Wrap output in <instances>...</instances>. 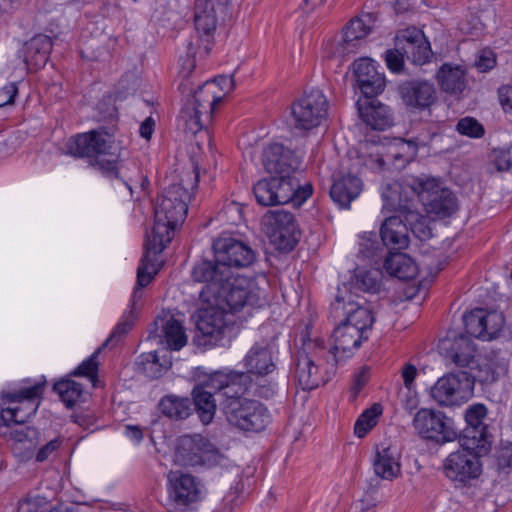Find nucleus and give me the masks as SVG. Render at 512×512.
I'll return each mask as SVG.
<instances>
[{
  "instance_id": "nucleus-34",
  "label": "nucleus",
  "mask_w": 512,
  "mask_h": 512,
  "mask_svg": "<svg viewBox=\"0 0 512 512\" xmlns=\"http://www.w3.org/2000/svg\"><path fill=\"white\" fill-rule=\"evenodd\" d=\"M53 49V40L45 34H36L23 45L24 62L30 71L45 67Z\"/></svg>"
},
{
  "instance_id": "nucleus-36",
  "label": "nucleus",
  "mask_w": 512,
  "mask_h": 512,
  "mask_svg": "<svg viewBox=\"0 0 512 512\" xmlns=\"http://www.w3.org/2000/svg\"><path fill=\"white\" fill-rule=\"evenodd\" d=\"M362 190V181L359 177L347 174L334 178L330 187V197L339 208H349Z\"/></svg>"
},
{
  "instance_id": "nucleus-4",
  "label": "nucleus",
  "mask_w": 512,
  "mask_h": 512,
  "mask_svg": "<svg viewBox=\"0 0 512 512\" xmlns=\"http://www.w3.org/2000/svg\"><path fill=\"white\" fill-rule=\"evenodd\" d=\"M195 385L191 391V408L196 411L204 425L210 424L217 411L214 394H218L219 402L229 395L234 387H240L241 375L234 369L206 371L203 367H196L192 371Z\"/></svg>"
},
{
  "instance_id": "nucleus-55",
  "label": "nucleus",
  "mask_w": 512,
  "mask_h": 512,
  "mask_svg": "<svg viewBox=\"0 0 512 512\" xmlns=\"http://www.w3.org/2000/svg\"><path fill=\"white\" fill-rule=\"evenodd\" d=\"M490 157L498 172L510 171L512 169V143L504 147L494 148Z\"/></svg>"
},
{
  "instance_id": "nucleus-27",
  "label": "nucleus",
  "mask_w": 512,
  "mask_h": 512,
  "mask_svg": "<svg viewBox=\"0 0 512 512\" xmlns=\"http://www.w3.org/2000/svg\"><path fill=\"white\" fill-rule=\"evenodd\" d=\"M377 20L375 13H366L352 18L342 29V40L336 46L339 55L354 54L373 31Z\"/></svg>"
},
{
  "instance_id": "nucleus-38",
  "label": "nucleus",
  "mask_w": 512,
  "mask_h": 512,
  "mask_svg": "<svg viewBox=\"0 0 512 512\" xmlns=\"http://www.w3.org/2000/svg\"><path fill=\"white\" fill-rule=\"evenodd\" d=\"M151 253L152 250L144 248V253L137 268L136 284L130 299V306L132 310L143 296L142 289L148 286L158 273V269L155 267L156 258L155 256L152 258Z\"/></svg>"
},
{
  "instance_id": "nucleus-40",
  "label": "nucleus",
  "mask_w": 512,
  "mask_h": 512,
  "mask_svg": "<svg viewBox=\"0 0 512 512\" xmlns=\"http://www.w3.org/2000/svg\"><path fill=\"white\" fill-rule=\"evenodd\" d=\"M467 367H469V370H466V377L472 382V395L474 394L476 382L481 385H487L494 383L498 379L496 363L491 359L474 358V362H471Z\"/></svg>"
},
{
  "instance_id": "nucleus-52",
  "label": "nucleus",
  "mask_w": 512,
  "mask_h": 512,
  "mask_svg": "<svg viewBox=\"0 0 512 512\" xmlns=\"http://www.w3.org/2000/svg\"><path fill=\"white\" fill-rule=\"evenodd\" d=\"M504 324L505 318L501 312L496 310H487L484 308L483 327H485V331L483 332L482 340H492L496 338L501 332Z\"/></svg>"
},
{
  "instance_id": "nucleus-29",
  "label": "nucleus",
  "mask_w": 512,
  "mask_h": 512,
  "mask_svg": "<svg viewBox=\"0 0 512 512\" xmlns=\"http://www.w3.org/2000/svg\"><path fill=\"white\" fill-rule=\"evenodd\" d=\"M441 353L460 368H465L474 362L476 347L468 334L449 331L444 339L440 340Z\"/></svg>"
},
{
  "instance_id": "nucleus-20",
  "label": "nucleus",
  "mask_w": 512,
  "mask_h": 512,
  "mask_svg": "<svg viewBox=\"0 0 512 512\" xmlns=\"http://www.w3.org/2000/svg\"><path fill=\"white\" fill-rule=\"evenodd\" d=\"M190 275L194 282L204 285L200 291V298L203 302L207 298L211 299V295L215 291L218 292L220 285L225 281L232 279V271L225 268L223 262L214 255L212 258L201 257L198 259L194 263Z\"/></svg>"
},
{
  "instance_id": "nucleus-28",
  "label": "nucleus",
  "mask_w": 512,
  "mask_h": 512,
  "mask_svg": "<svg viewBox=\"0 0 512 512\" xmlns=\"http://www.w3.org/2000/svg\"><path fill=\"white\" fill-rule=\"evenodd\" d=\"M316 343L309 340L303 341V345L292 354V366H294L295 379L298 386L304 391H311L318 388L325 381L319 375V368L315 364L309 350Z\"/></svg>"
},
{
  "instance_id": "nucleus-53",
  "label": "nucleus",
  "mask_w": 512,
  "mask_h": 512,
  "mask_svg": "<svg viewBox=\"0 0 512 512\" xmlns=\"http://www.w3.org/2000/svg\"><path fill=\"white\" fill-rule=\"evenodd\" d=\"M412 47L413 48H408L407 52H404V54H406V58L413 64L422 66L431 61V58L433 57V51L428 39L422 41L421 43H417Z\"/></svg>"
},
{
  "instance_id": "nucleus-45",
  "label": "nucleus",
  "mask_w": 512,
  "mask_h": 512,
  "mask_svg": "<svg viewBox=\"0 0 512 512\" xmlns=\"http://www.w3.org/2000/svg\"><path fill=\"white\" fill-rule=\"evenodd\" d=\"M161 335L170 350L179 351L187 343L184 327L173 316L162 325Z\"/></svg>"
},
{
  "instance_id": "nucleus-62",
  "label": "nucleus",
  "mask_w": 512,
  "mask_h": 512,
  "mask_svg": "<svg viewBox=\"0 0 512 512\" xmlns=\"http://www.w3.org/2000/svg\"><path fill=\"white\" fill-rule=\"evenodd\" d=\"M18 95V86L15 82H9L0 88V108L13 105Z\"/></svg>"
},
{
  "instance_id": "nucleus-33",
  "label": "nucleus",
  "mask_w": 512,
  "mask_h": 512,
  "mask_svg": "<svg viewBox=\"0 0 512 512\" xmlns=\"http://www.w3.org/2000/svg\"><path fill=\"white\" fill-rule=\"evenodd\" d=\"M379 237L387 252L408 248L409 229L402 215L387 217L380 226Z\"/></svg>"
},
{
  "instance_id": "nucleus-46",
  "label": "nucleus",
  "mask_w": 512,
  "mask_h": 512,
  "mask_svg": "<svg viewBox=\"0 0 512 512\" xmlns=\"http://www.w3.org/2000/svg\"><path fill=\"white\" fill-rule=\"evenodd\" d=\"M104 347L102 345L96 349L87 359L80 363L68 375L71 377H84L87 378L94 388L100 387V380L98 377L99 363L97 361L98 355Z\"/></svg>"
},
{
  "instance_id": "nucleus-23",
  "label": "nucleus",
  "mask_w": 512,
  "mask_h": 512,
  "mask_svg": "<svg viewBox=\"0 0 512 512\" xmlns=\"http://www.w3.org/2000/svg\"><path fill=\"white\" fill-rule=\"evenodd\" d=\"M338 320L339 323L331 334L333 345L327 356V363L334 367L351 358L355 351L361 347L362 343L370 337L369 334L360 332L359 328L349 325L342 319Z\"/></svg>"
},
{
  "instance_id": "nucleus-64",
  "label": "nucleus",
  "mask_w": 512,
  "mask_h": 512,
  "mask_svg": "<svg viewBox=\"0 0 512 512\" xmlns=\"http://www.w3.org/2000/svg\"><path fill=\"white\" fill-rule=\"evenodd\" d=\"M498 98L503 110L512 113V84L500 86L498 88Z\"/></svg>"
},
{
  "instance_id": "nucleus-16",
  "label": "nucleus",
  "mask_w": 512,
  "mask_h": 512,
  "mask_svg": "<svg viewBox=\"0 0 512 512\" xmlns=\"http://www.w3.org/2000/svg\"><path fill=\"white\" fill-rule=\"evenodd\" d=\"M412 424L422 439L437 444L452 442L457 438L454 421L435 409L421 408L415 413Z\"/></svg>"
},
{
  "instance_id": "nucleus-35",
  "label": "nucleus",
  "mask_w": 512,
  "mask_h": 512,
  "mask_svg": "<svg viewBox=\"0 0 512 512\" xmlns=\"http://www.w3.org/2000/svg\"><path fill=\"white\" fill-rule=\"evenodd\" d=\"M466 75L465 67L443 63L436 73V80L443 92L456 96L462 94L467 87Z\"/></svg>"
},
{
  "instance_id": "nucleus-22",
  "label": "nucleus",
  "mask_w": 512,
  "mask_h": 512,
  "mask_svg": "<svg viewBox=\"0 0 512 512\" xmlns=\"http://www.w3.org/2000/svg\"><path fill=\"white\" fill-rule=\"evenodd\" d=\"M264 169L271 177H286L289 180H299L297 175L301 165V157L296 151L281 143L269 144L263 151L262 158Z\"/></svg>"
},
{
  "instance_id": "nucleus-9",
  "label": "nucleus",
  "mask_w": 512,
  "mask_h": 512,
  "mask_svg": "<svg viewBox=\"0 0 512 512\" xmlns=\"http://www.w3.org/2000/svg\"><path fill=\"white\" fill-rule=\"evenodd\" d=\"M23 383L29 384V386L20 387L16 390L2 391L1 399L11 403L27 402L29 411L22 415L20 407L1 409L0 423L3 426L9 427L11 424H24L31 416L36 414L39 401L44 394L46 379L43 377L42 381L35 382L34 384H31L30 379H24Z\"/></svg>"
},
{
  "instance_id": "nucleus-42",
  "label": "nucleus",
  "mask_w": 512,
  "mask_h": 512,
  "mask_svg": "<svg viewBox=\"0 0 512 512\" xmlns=\"http://www.w3.org/2000/svg\"><path fill=\"white\" fill-rule=\"evenodd\" d=\"M52 390L59 395L60 400L69 409L73 408L77 402L86 400L83 385L73 380L69 375L56 381Z\"/></svg>"
},
{
  "instance_id": "nucleus-63",
  "label": "nucleus",
  "mask_w": 512,
  "mask_h": 512,
  "mask_svg": "<svg viewBox=\"0 0 512 512\" xmlns=\"http://www.w3.org/2000/svg\"><path fill=\"white\" fill-rule=\"evenodd\" d=\"M369 379L370 368L368 366H363L354 376L353 385L351 387L354 396H357L360 393L362 388L368 383Z\"/></svg>"
},
{
  "instance_id": "nucleus-32",
  "label": "nucleus",
  "mask_w": 512,
  "mask_h": 512,
  "mask_svg": "<svg viewBox=\"0 0 512 512\" xmlns=\"http://www.w3.org/2000/svg\"><path fill=\"white\" fill-rule=\"evenodd\" d=\"M356 106L360 119L371 129L384 131L393 126L394 116L392 109L377 100V97L364 98V100L359 99L356 102Z\"/></svg>"
},
{
  "instance_id": "nucleus-41",
  "label": "nucleus",
  "mask_w": 512,
  "mask_h": 512,
  "mask_svg": "<svg viewBox=\"0 0 512 512\" xmlns=\"http://www.w3.org/2000/svg\"><path fill=\"white\" fill-rule=\"evenodd\" d=\"M160 413L171 420H184L193 413L191 399L176 395L163 396L158 405Z\"/></svg>"
},
{
  "instance_id": "nucleus-17",
  "label": "nucleus",
  "mask_w": 512,
  "mask_h": 512,
  "mask_svg": "<svg viewBox=\"0 0 512 512\" xmlns=\"http://www.w3.org/2000/svg\"><path fill=\"white\" fill-rule=\"evenodd\" d=\"M327 111L328 101L321 90L305 91L303 96L291 106L293 127L301 131L318 127L327 116Z\"/></svg>"
},
{
  "instance_id": "nucleus-10",
  "label": "nucleus",
  "mask_w": 512,
  "mask_h": 512,
  "mask_svg": "<svg viewBox=\"0 0 512 512\" xmlns=\"http://www.w3.org/2000/svg\"><path fill=\"white\" fill-rule=\"evenodd\" d=\"M261 224L270 242L281 252H291L300 240L298 223L289 211L269 210L263 215Z\"/></svg>"
},
{
  "instance_id": "nucleus-14",
  "label": "nucleus",
  "mask_w": 512,
  "mask_h": 512,
  "mask_svg": "<svg viewBox=\"0 0 512 512\" xmlns=\"http://www.w3.org/2000/svg\"><path fill=\"white\" fill-rule=\"evenodd\" d=\"M166 490L170 503L180 511L193 510L203 499L200 480L181 470H171L167 474Z\"/></svg>"
},
{
  "instance_id": "nucleus-6",
  "label": "nucleus",
  "mask_w": 512,
  "mask_h": 512,
  "mask_svg": "<svg viewBox=\"0 0 512 512\" xmlns=\"http://www.w3.org/2000/svg\"><path fill=\"white\" fill-rule=\"evenodd\" d=\"M253 193L257 203L264 207L288 203L300 207L312 196L313 186L309 182L301 184L300 180H289L288 177L270 176L255 183Z\"/></svg>"
},
{
  "instance_id": "nucleus-11",
  "label": "nucleus",
  "mask_w": 512,
  "mask_h": 512,
  "mask_svg": "<svg viewBox=\"0 0 512 512\" xmlns=\"http://www.w3.org/2000/svg\"><path fill=\"white\" fill-rule=\"evenodd\" d=\"M382 199L383 208L390 212H399L405 219L409 231H411L417 239L425 242L433 236L430 226L431 220L418 212L417 204L413 202V199L402 197V195L392 187H388V189L382 193Z\"/></svg>"
},
{
  "instance_id": "nucleus-60",
  "label": "nucleus",
  "mask_w": 512,
  "mask_h": 512,
  "mask_svg": "<svg viewBox=\"0 0 512 512\" xmlns=\"http://www.w3.org/2000/svg\"><path fill=\"white\" fill-rule=\"evenodd\" d=\"M495 463L498 470L512 468V443H502L495 452Z\"/></svg>"
},
{
  "instance_id": "nucleus-56",
  "label": "nucleus",
  "mask_w": 512,
  "mask_h": 512,
  "mask_svg": "<svg viewBox=\"0 0 512 512\" xmlns=\"http://www.w3.org/2000/svg\"><path fill=\"white\" fill-rule=\"evenodd\" d=\"M243 489L244 484L241 479L231 485L229 492L222 499L221 512H233L236 507L240 506L243 501Z\"/></svg>"
},
{
  "instance_id": "nucleus-8",
  "label": "nucleus",
  "mask_w": 512,
  "mask_h": 512,
  "mask_svg": "<svg viewBox=\"0 0 512 512\" xmlns=\"http://www.w3.org/2000/svg\"><path fill=\"white\" fill-rule=\"evenodd\" d=\"M488 408L483 403L469 405L464 412L465 427L460 429L455 426L461 447L466 449H478L480 453H490L494 436L491 426L486 422Z\"/></svg>"
},
{
  "instance_id": "nucleus-57",
  "label": "nucleus",
  "mask_w": 512,
  "mask_h": 512,
  "mask_svg": "<svg viewBox=\"0 0 512 512\" xmlns=\"http://www.w3.org/2000/svg\"><path fill=\"white\" fill-rule=\"evenodd\" d=\"M387 68L394 74H400L405 68L406 54L398 47L387 49L383 55Z\"/></svg>"
},
{
  "instance_id": "nucleus-61",
  "label": "nucleus",
  "mask_w": 512,
  "mask_h": 512,
  "mask_svg": "<svg viewBox=\"0 0 512 512\" xmlns=\"http://www.w3.org/2000/svg\"><path fill=\"white\" fill-rule=\"evenodd\" d=\"M63 444L62 437H56L43 445L35 455V461L42 463L46 461L52 454L56 453Z\"/></svg>"
},
{
  "instance_id": "nucleus-58",
  "label": "nucleus",
  "mask_w": 512,
  "mask_h": 512,
  "mask_svg": "<svg viewBox=\"0 0 512 512\" xmlns=\"http://www.w3.org/2000/svg\"><path fill=\"white\" fill-rule=\"evenodd\" d=\"M179 61L181 66L179 75L182 77V81L179 84V90L184 94L188 90H191L189 78L196 67V60L194 55L188 53L186 57H180Z\"/></svg>"
},
{
  "instance_id": "nucleus-31",
  "label": "nucleus",
  "mask_w": 512,
  "mask_h": 512,
  "mask_svg": "<svg viewBox=\"0 0 512 512\" xmlns=\"http://www.w3.org/2000/svg\"><path fill=\"white\" fill-rule=\"evenodd\" d=\"M216 5L213 0H196L194 5V25L206 55L210 53L214 43L217 27Z\"/></svg>"
},
{
  "instance_id": "nucleus-15",
  "label": "nucleus",
  "mask_w": 512,
  "mask_h": 512,
  "mask_svg": "<svg viewBox=\"0 0 512 512\" xmlns=\"http://www.w3.org/2000/svg\"><path fill=\"white\" fill-rule=\"evenodd\" d=\"M175 456L185 466L214 467L220 463L219 450L201 435H184L178 439Z\"/></svg>"
},
{
  "instance_id": "nucleus-5",
  "label": "nucleus",
  "mask_w": 512,
  "mask_h": 512,
  "mask_svg": "<svg viewBox=\"0 0 512 512\" xmlns=\"http://www.w3.org/2000/svg\"><path fill=\"white\" fill-rule=\"evenodd\" d=\"M393 188L402 197L413 199L415 204L420 202L428 214L439 219L452 216L458 209L456 195L435 178L414 177L410 181L396 184Z\"/></svg>"
},
{
  "instance_id": "nucleus-26",
  "label": "nucleus",
  "mask_w": 512,
  "mask_h": 512,
  "mask_svg": "<svg viewBox=\"0 0 512 512\" xmlns=\"http://www.w3.org/2000/svg\"><path fill=\"white\" fill-rule=\"evenodd\" d=\"M224 95L214 91V84L205 81L198 85L192 93V99L188 101L185 109L191 111L190 120L199 127L203 128L212 120L216 105L222 102Z\"/></svg>"
},
{
  "instance_id": "nucleus-49",
  "label": "nucleus",
  "mask_w": 512,
  "mask_h": 512,
  "mask_svg": "<svg viewBox=\"0 0 512 512\" xmlns=\"http://www.w3.org/2000/svg\"><path fill=\"white\" fill-rule=\"evenodd\" d=\"M136 321V315L132 309L125 312L116 324L109 337L102 343V347L115 346L119 340L132 330Z\"/></svg>"
},
{
  "instance_id": "nucleus-39",
  "label": "nucleus",
  "mask_w": 512,
  "mask_h": 512,
  "mask_svg": "<svg viewBox=\"0 0 512 512\" xmlns=\"http://www.w3.org/2000/svg\"><path fill=\"white\" fill-rule=\"evenodd\" d=\"M382 286V273L380 270H367L357 267L348 281L350 295L353 293L368 292L378 293Z\"/></svg>"
},
{
  "instance_id": "nucleus-44",
  "label": "nucleus",
  "mask_w": 512,
  "mask_h": 512,
  "mask_svg": "<svg viewBox=\"0 0 512 512\" xmlns=\"http://www.w3.org/2000/svg\"><path fill=\"white\" fill-rule=\"evenodd\" d=\"M379 238V234L374 231L365 232L361 236V241L359 243V255L375 264H377L382 258L385 259V256L387 255V250Z\"/></svg>"
},
{
  "instance_id": "nucleus-48",
  "label": "nucleus",
  "mask_w": 512,
  "mask_h": 512,
  "mask_svg": "<svg viewBox=\"0 0 512 512\" xmlns=\"http://www.w3.org/2000/svg\"><path fill=\"white\" fill-rule=\"evenodd\" d=\"M443 124L440 122H423L415 129V136L413 142L417 146H429L434 140L442 136Z\"/></svg>"
},
{
  "instance_id": "nucleus-50",
  "label": "nucleus",
  "mask_w": 512,
  "mask_h": 512,
  "mask_svg": "<svg viewBox=\"0 0 512 512\" xmlns=\"http://www.w3.org/2000/svg\"><path fill=\"white\" fill-rule=\"evenodd\" d=\"M484 321V308H475L469 312L464 313L463 323L465 327V333L470 337L481 339L483 338V327Z\"/></svg>"
},
{
  "instance_id": "nucleus-47",
  "label": "nucleus",
  "mask_w": 512,
  "mask_h": 512,
  "mask_svg": "<svg viewBox=\"0 0 512 512\" xmlns=\"http://www.w3.org/2000/svg\"><path fill=\"white\" fill-rule=\"evenodd\" d=\"M383 413V407L379 403H374L366 409L356 420L354 425V434L358 438L365 437L378 423V418Z\"/></svg>"
},
{
  "instance_id": "nucleus-24",
  "label": "nucleus",
  "mask_w": 512,
  "mask_h": 512,
  "mask_svg": "<svg viewBox=\"0 0 512 512\" xmlns=\"http://www.w3.org/2000/svg\"><path fill=\"white\" fill-rule=\"evenodd\" d=\"M204 302L216 304L226 314L233 315L245 306L258 305L259 296L251 288L237 284V281L232 278L220 285L219 291H215L211 299L207 298Z\"/></svg>"
},
{
  "instance_id": "nucleus-12",
  "label": "nucleus",
  "mask_w": 512,
  "mask_h": 512,
  "mask_svg": "<svg viewBox=\"0 0 512 512\" xmlns=\"http://www.w3.org/2000/svg\"><path fill=\"white\" fill-rule=\"evenodd\" d=\"M461 448L450 453L443 463V472L454 483L455 488L470 486V482L482 473L480 458L489 454L480 453L478 449Z\"/></svg>"
},
{
  "instance_id": "nucleus-25",
  "label": "nucleus",
  "mask_w": 512,
  "mask_h": 512,
  "mask_svg": "<svg viewBox=\"0 0 512 512\" xmlns=\"http://www.w3.org/2000/svg\"><path fill=\"white\" fill-rule=\"evenodd\" d=\"M330 317L334 320L342 319L349 325L359 328V331L365 334L371 332L376 320L371 307L353 301L351 295L346 301L345 297L339 294L336 295L335 301L330 305Z\"/></svg>"
},
{
  "instance_id": "nucleus-30",
  "label": "nucleus",
  "mask_w": 512,
  "mask_h": 512,
  "mask_svg": "<svg viewBox=\"0 0 512 512\" xmlns=\"http://www.w3.org/2000/svg\"><path fill=\"white\" fill-rule=\"evenodd\" d=\"M352 65L357 87L364 98H376L384 91L385 76L377 71L370 58H359Z\"/></svg>"
},
{
  "instance_id": "nucleus-54",
  "label": "nucleus",
  "mask_w": 512,
  "mask_h": 512,
  "mask_svg": "<svg viewBox=\"0 0 512 512\" xmlns=\"http://www.w3.org/2000/svg\"><path fill=\"white\" fill-rule=\"evenodd\" d=\"M456 131L470 138L479 139L485 135L484 126L474 117L461 118L456 125Z\"/></svg>"
},
{
  "instance_id": "nucleus-37",
  "label": "nucleus",
  "mask_w": 512,
  "mask_h": 512,
  "mask_svg": "<svg viewBox=\"0 0 512 512\" xmlns=\"http://www.w3.org/2000/svg\"><path fill=\"white\" fill-rule=\"evenodd\" d=\"M383 267L390 276L402 281H410L418 274L415 261L401 250L387 252Z\"/></svg>"
},
{
  "instance_id": "nucleus-21",
  "label": "nucleus",
  "mask_w": 512,
  "mask_h": 512,
  "mask_svg": "<svg viewBox=\"0 0 512 512\" xmlns=\"http://www.w3.org/2000/svg\"><path fill=\"white\" fill-rule=\"evenodd\" d=\"M212 252L229 270L247 268L256 260V252L247 243L226 233L213 240Z\"/></svg>"
},
{
  "instance_id": "nucleus-18",
  "label": "nucleus",
  "mask_w": 512,
  "mask_h": 512,
  "mask_svg": "<svg viewBox=\"0 0 512 512\" xmlns=\"http://www.w3.org/2000/svg\"><path fill=\"white\" fill-rule=\"evenodd\" d=\"M471 384L466 370L458 369L440 377L431 387L430 396L440 406L460 405L472 397Z\"/></svg>"
},
{
  "instance_id": "nucleus-43",
  "label": "nucleus",
  "mask_w": 512,
  "mask_h": 512,
  "mask_svg": "<svg viewBox=\"0 0 512 512\" xmlns=\"http://www.w3.org/2000/svg\"><path fill=\"white\" fill-rule=\"evenodd\" d=\"M373 469L376 476L385 480H393L401 474V466L390 447L376 450Z\"/></svg>"
},
{
  "instance_id": "nucleus-59",
  "label": "nucleus",
  "mask_w": 512,
  "mask_h": 512,
  "mask_svg": "<svg viewBox=\"0 0 512 512\" xmlns=\"http://www.w3.org/2000/svg\"><path fill=\"white\" fill-rule=\"evenodd\" d=\"M48 502L41 496H27L18 502L17 512H48Z\"/></svg>"
},
{
  "instance_id": "nucleus-7",
  "label": "nucleus",
  "mask_w": 512,
  "mask_h": 512,
  "mask_svg": "<svg viewBox=\"0 0 512 512\" xmlns=\"http://www.w3.org/2000/svg\"><path fill=\"white\" fill-rule=\"evenodd\" d=\"M195 311L192 318L204 338L205 346L229 347L237 335L235 322L216 304L207 303Z\"/></svg>"
},
{
  "instance_id": "nucleus-2",
  "label": "nucleus",
  "mask_w": 512,
  "mask_h": 512,
  "mask_svg": "<svg viewBox=\"0 0 512 512\" xmlns=\"http://www.w3.org/2000/svg\"><path fill=\"white\" fill-rule=\"evenodd\" d=\"M243 379L240 387H234L229 395L220 401L219 409L227 422L234 428L245 434L260 433L271 422V414L268 407L259 400L248 397L249 395L270 399L277 390L275 383H259L251 386L248 375L238 373Z\"/></svg>"
},
{
  "instance_id": "nucleus-3",
  "label": "nucleus",
  "mask_w": 512,
  "mask_h": 512,
  "mask_svg": "<svg viewBox=\"0 0 512 512\" xmlns=\"http://www.w3.org/2000/svg\"><path fill=\"white\" fill-rule=\"evenodd\" d=\"M191 194L182 183H173L164 188L154 206V226L146 234L144 248L153 255L161 253L171 242L174 231L182 225L187 216Z\"/></svg>"
},
{
  "instance_id": "nucleus-13",
  "label": "nucleus",
  "mask_w": 512,
  "mask_h": 512,
  "mask_svg": "<svg viewBox=\"0 0 512 512\" xmlns=\"http://www.w3.org/2000/svg\"><path fill=\"white\" fill-rule=\"evenodd\" d=\"M276 340L277 335L273 334L256 341L242 360L246 371L234 370V372L248 375L253 387L259 383H272L264 377L276 369L273 361Z\"/></svg>"
},
{
  "instance_id": "nucleus-51",
  "label": "nucleus",
  "mask_w": 512,
  "mask_h": 512,
  "mask_svg": "<svg viewBox=\"0 0 512 512\" xmlns=\"http://www.w3.org/2000/svg\"><path fill=\"white\" fill-rule=\"evenodd\" d=\"M426 39L427 38L421 29L412 26L397 31L394 37V46L398 47L403 52H407L408 48H413V45L421 43Z\"/></svg>"
},
{
  "instance_id": "nucleus-19",
  "label": "nucleus",
  "mask_w": 512,
  "mask_h": 512,
  "mask_svg": "<svg viewBox=\"0 0 512 512\" xmlns=\"http://www.w3.org/2000/svg\"><path fill=\"white\" fill-rule=\"evenodd\" d=\"M397 94L406 111L412 114L430 111L438 101L434 83L425 79L413 78L400 81Z\"/></svg>"
},
{
  "instance_id": "nucleus-1",
  "label": "nucleus",
  "mask_w": 512,
  "mask_h": 512,
  "mask_svg": "<svg viewBox=\"0 0 512 512\" xmlns=\"http://www.w3.org/2000/svg\"><path fill=\"white\" fill-rule=\"evenodd\" d=\"M96 111L98 121L113 125L99 126L72 136L66 144L68 154L75 158H87L89 166L110 180L121 179V147L115 143V124L119 120L116 95L110 92L104 94L96 104Z\"/></svg>"
}]
</instances>
